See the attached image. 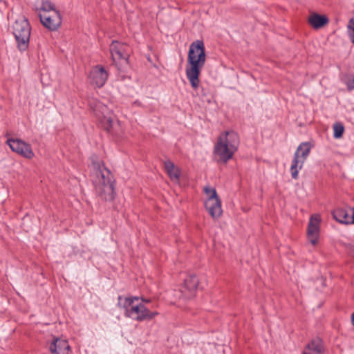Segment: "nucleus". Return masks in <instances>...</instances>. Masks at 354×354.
<instances>
[{"label":"nucleus","mask_w":354,"mask_h":354,"mask_svg":"<svg viewBox=\"0 0 354 354\" xmlns=\"http://www.w3.org/2000/svg\"><path fill=\"white\" fill-rule=\"evenodd\" d=\"M100 109L102 115L98 116L100 126L109 134L120 136L123 133V129L115 115L106 106H101Z\"/></svg>","instance_id":"obj_6"},{"label":"nucleus","mask_w":354,"mask_h":354,"mask_svg":"<svg viewBox=\"0 0 354 354\" xmlns=\"http://www.w3.org/2000/svg\"><path fill=\"white\" fill-rule=\"evenodd\" d=\"M39 10L40 13L53 12L54 11H58L55 8V4L50 1H42V4Z\"/></svg>","instance_id":"obj_20"},{"label":"nucleus","mask_w":354,"mask_h":354,"mask_svg":"<svg viewBox=\"0 0 354 354\" xmlns=\"http://www.w3.org/2000/svg\"><path fill=\"white\" fill-rule=\"evenodd\" d=\"M69 350L68 342L60 338H55L50 345V351L53 354H68Z\"/></svg>","instance_id":"obj_15"},{"label":"nucleus","mask_w":354,"mask_h":354,"mask_svg":"<svg viewBox=\"0 0 354 354\" xmlns=\"http://www.w3.org/2000/svg\"><path fill=\"white\" fill-rule=\"evenodd\" d=\"M308 23L314 28H319L328 23V19L325 15H320L317 13H313L308 18Z\"/></svg>","instance_id":"obj_19"},{"label":"nucleus","mask_w":354,"mask_h":354,"mask_svg":"<svg viewBox=\"0 0 354 354\" xmlns=\"http://www.w3.org/2000/svg\"><path fill=\"white\" fill-rule=\"evenodd\" d=\"M332 215L333 218L340 223L345 225L351 224V215H350L347 209L343 208L336 209L332 212Z\"/></svg>","instance_id":"obj_17"},{"label":"nucleus","mask_w":354,"mask_h":354,"mask_svg":"<svg viewBox=\"0 0 354 354\" xmlns=\"http://www.w3.org/2000/svg\"><path fill=\"white\" fill-rule=\"evenodd\" d=\"M198 286V279L195 274H189L184 279V283L180 289L182 297L189 299L195 295Z\"/></svg>","instance_id":"obj_12"},{"label":"nucleus","mask_w":354,"mask_h":354,"mask_svg":"<svg viewBox=\"0 0 354 354\" xmlns=\"http://www.w3.org/2000/svg\"><path fill=\"white\" fill-rule=\"evenodd\" d=\"M91 164L95 170L97 180L95 189L97 195L104 201H112L115 198L113 176L105 167L102 161L98 160L95 155L91 157Z\"/></svg>","instance_id":"obj_2"},{"label":"nucleus","mask_w":354,"mask_h":354,"mask_svg":"<svg viewBox=\"0 0 354 354\" xmlns=\"http://www.w3.org/2000/svg\"><path fill=\"white\" fill-rule=\"evenodd\" d=\"M42 25L50 31L57 30L62 24V17L59 11L39 13Z\"/></svg>","instance_id":"obj_10"},{"label":"nucleus","mask_w":354,"mask_h":354,"mask_svg":"<svg viewBox=\"0 0 354 354\" xmlns=\"http://www.w3.org/2000/svg\"><path fill=\"white\" fill-rule=\"evenodd\" d=\"M6 144L13 152L19 154L24 158L31 159L35 156L30 145L21 139L8 138Z\"/></svg>","instance_id":"obj_8"},{"label":"nucleus","mask_w":354,"mask_h":354,"mask_svg":"<svg viewBox=\"0 0 354 354\" xmlns=\"http://www.w3.org/2000/svg\"><path fill=\"white\" fill-rule=\"evenodd\" d=\"M108 76V72L106 69L101 65H97L91 70L88 78L92 85L101 88L105 84Z\"/></svg>","instance_id":"obj_11"},{"label":"nucleus","mask_w":354,"mask_h":354,"mask_svg":"<svg viewBox=\"0 0 354 354\" xmlns=\"http://www.w3.org/2000/svg\"><path fill=\"white\" fill-rule=\"evenodd\" d=\"M109 50L114 62L123 60L125 63H128L130 47L126 43L113 40L110 45Z\"/></svg>","instance_id":"obj_9"},{"label":"nucleus","mask_w":354,"mask_h":354,"mask_svg":"<svg viewBox=\"0 0 354 354\" xmlns=\"http://www.w3.org/2000/svg\"><path fill=\"white\" fill-rule=\"evenodd\" d=\"M239 145V136L233 131L222 133L214 147V154L218 157V162L226 164L232 158Z\"/></svg>","instance_id":"obj_3"},{"label":"nucleus","mask_w":354,"mask_h":354,"mask_svg":"<svg viewBox=\"0 0 354 354\" xmlns=\"http://www.w3.org/2000/svg\"><path fill=\"white\" fill-rule=\"evenodd\" d=\"M323 341L319 337L313 338L306 346L303 353L324 354Z\"/></svg>","instance_id":"obj_16"},{"label":"nucleus","mask_w":354,"mask_h":354,"mask_svg":"<svg viewBox=\"0 0 354 354\" xmlns=\"http://www.w3.org/2000/svg\"><path fill=\"white\" fill-rule=\"evenodd\" d=\"M351 320H352V323H353V324L354 326V313L351 315Z\"/></svg>","instance_id":"obj_26"},{"label":"nucleus","mask_w":354,"mask_h":354,"mask_svg":"<svg viewBox=\"0 0 354 354\" xmlns=\"http://www.w3.org/2000/svg\"><path fill=\"white\" fill-rule=\"evenodd\" d=\"M203 190L207 196V199H215L216 198L218 197L214 188L210 187H205Z\"/></svg>","instance_id":"obj_23"},{"label":"nucleus","mask_w":354,"mask_h":354,"mask_svg":"<svg viewBox=\"0 0 354 354\" xmlns=\"http://www.w3.org/2000/svg\"><path fill=\"white\" fill-rule=\"evenodd\" d=\"M205 207L213 218H218L222 214L221 201L219 197L215 199H207L205 203Z\"/></svg>","instance_id":"obj_13"},{"label":"nucleus","mask_w":354,"mask_h":354,"mask_svg":"<svg viewBox=\"0 0 354 354\" xmlns=\"http://www.w3.org/2000/svg\"><path fill=\"white\" fill-rule=\"evenodd\" d=\"M31 28L28 19L22 16L16 19L12 25V32L17 41V48L26 51L29 46Z\"/></svg>","instance_id":"obj_5"},{"label":"nucleus","mask_w":354,"mask_h":354,"mask_svg":"<svg viewBox=\"0 0 354 354\" xmlns=\"http://www.w3.org/2000/svg\"><path fill=\"white\" fill-rule=\"evenodd\" d=\"M319 218L316 215L311 216L308 226V236L310 243L315 245L317 242V236L319 230Z\"/></svg>","instance_id":"obj_14"},{"label":"nucleus","mask_w":354,"mask_h":354,"mask_svg":"<svg viewBox=\"0 0 354 354\" xmlns=\"http://www.w3.org/2000/svg\"><path fill=\"white\" fill-rule=\"evenodd\" d=\"M352 214L351 216V224H354V207L352 208Z\"/></svg>","instance_id":"obj_25"},{"label":"nucleus","mask_w":354,"mask_h":354,"mask_svg":"<svg viewBox=\"0 0 354 354\" xmlns=\"http://www.w3.org/2000/svg\"><path fill=\"white\" fill-rule=\"evenodd\" d=\"M164 166L169 178L172 180L178 181L180 176V169L169 160L165 161Z\"/></svg>","instance_id":"obj_18"},{"label":"nucleus","mask_w":354,"mask_h":354,"mask_svg":"<svg viewBox=\"0 0 354 354\" xmlns=\"http://www.w3.org/2000/svg\"><path fill=\"white\" fill-rule=\"evenodd\" d=\"M311 147L310 142H304L298 146L295 152L290 169L291 176L293 179L296 180L298 178L299 171L302 169L304 163L308 157Z\"/></svg>","instance_id":"obj_7"},{"label":"nucleus","mask_w":354,"mask_h":354,"mask_svg":"<svg viewBox=\"0 0 354 354\" xmlns=\"http://www.w3.org/2000/svg\"><path fill=\"white\" fill-rule=\"evenodd\" d=\"M344 83L346 85L348 91L354 89V77L351 75L345 76L342 79Z\"/></svg>","instance_id":"obj_22"},{"label":"nucleus","mask_w":354,"mask_h":354,"mask_svg":"<svg viewBox=\"0 0 354 354\" xmlns=\"http://www.w3.org/2000/svg\"><path fill=\"white\" fill-rule=\"evenodd\" d=\"M206 60L205 48L203 40L193 41L187 56L186 76L193 89L197 90L200 85L199 76Z\"/></svg>","instance_id":"obj_1"},{"label":"nucleus","mask_w":354,"mask_h":354,"mask_svg":"<svg viewBox=\"0 0 354 354\" xmlns=\"http://www.w3.org/2000/svg\"><path fill=\"white\" fill-rule=\"evenodd\" d=\"M333 137L340 138L344 131V127L342 122H337L333 124Z\"/></svg>","instance_id":"obj_21"},{"label":"nucleus","mask_w":354,"mask_h":354,"mask_svg":"<svg viewBox=\"0 0 354 354\" xmlns=\"http://www.w3.org/2000/svg\"><path fill=\"white\" fill-rule=\"evenodd\" d=\"M118 299L122 300V296H119ZM140 297L138 296L126 297L123 299L120 306L124 309L125 317L141 322L151 320L159 314L157 311H151L142 303H138Z\"/></svg>","instance_id":"obj_4"},{"label":"nucleus","mask_w":354,"mask_h":354,"mask_svg":"<svg viewBox=\"0 0 354 354\" xmlns=\"http://www.w3.org/2000/svg\"><path fill=\"white\" fill-rule=\"evenodd\" d=\"M140 300H141L140 303H142L144 305L145 304H149L151 301L150 299H147L143 297H140Z\"/></svg>","instance_id":"obj_24"}]
</instances>
